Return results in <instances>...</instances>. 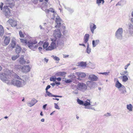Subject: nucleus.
Here are the masks:
<instances>
[{
    "mask_svg": "<svg viewBox=\"0 0 133 133\" xmlns=\"http://www.w3.org/2000/svg\"><path fill=\"white\" fill-rule=\"evenodd\" d=\"M12 76L11 72H7L6 73H3L1 77V79L3 81H4L7 84H10L18 87L22 86L23 83H24L22 81L18 80L14 81L12 79Z\"/></svg>",
    "mask_w": 133,
    "mask_h": 133,
    "instance_id": "obj_1",
    "label": "nucleus"
},
{
    "mask_svg": "<svg viewBox=\"0 0 133 133\" xmlns=\"http://www.w3.org/2000/svg\"><path fill=\"white\" fill-rule=\"evenodd\" d=\"M61 34L59 30H55L54 31L53 34V36L55 37L54 38H51L52 41H56L57 39L61 37Z\"/></svg>",
    "mask_w": 133,
    "mask_h": 133,
    "instance_id": "obj_2",
    "label": "nucleus"
},
{
    "mask_svg": "<svg viewBox=\"0 0 133 133\" xmlns=\"http://www.w3.org/2000/svg\"><path fill=\"white\" fill-rule=\"evenodd\" d=\"M37 43V42H36L35 41H29L27 42V44L30 48L31 49H33L34 48H36L38 47L40 43H38L37 45H35L34 46V45L36 44Z\"/></svg>",
    "mask_w": 133,
    "mask_h": 133,
    "instance_id": "obj_3",
    "label": "nucleus"
},
{
    "mask_svg": "<svg viewBox=\"0 0 133 133\" xmlns=\"http://www.w3.org/2000/svg\"><path fill=\"white\" fill-rule=\"evenodd\" d=\"M50 45L48 46L47 49V50H52L57 47V45L56 44V41H52Z\"/></svg>",
    "mask_w": 133,
    "mask_h": 133,
    "instance_id": "obj_4",
    "label": "nucleus"
},
{
    "mask_svg": "<svg viewBox=\"0 0 133 133\" xmlns=\"http://www.w3.org/2000/svg\"><path fill=\"white\" fill-rule=\"evenodd\" d=\"M77 87L78 89L79 90H86L87 88L86 84L82 82L79 83Z\"/></svg>",
    "mask_w": 133,
    "mask_h": 133,
    "instance_id": "obj_5",
    "label": "nucleus"
},
{
    "mask_svg": "<svg viewBox=\"0 0 133 133\" xmlns=\"http://www.w3.org/2000/svg\"><path fill=\"white\" fill-rule=\"evenodd\" d=\"M76 74L78 77L77 79L79 80L82 79L81 78H84L86 76V74L84 72H76Z\"/></svg>",
    "mask_w": 133,
    "mask_h": 133,
    "instance_id": "obj_6",
    "label": "nucleus"
},
{
    "mask_svg": "<svg viewBox=\"0 0 133 133\" xmlns=\"http://www.w3.org/2000/svg\"><path fill=\"white\" fill-rule=\"evenodd\" d=\"M10 38L9 37H5L4 41L2 42V45L6 46L8 45L9 43Z\"/></svg>",
    "mask_w": 133,
    "mask_h": 133,
    "instance_id": "obj_7",
    "label": "nucleus"
},
{
    "mask_svg": "<svg viewBox=\"0 0 133 133\" xmlns=\"http://www.w3.org/2000/svg\"><path fill=\"white\" fill-rule=\"evenodd\" d=\"M30 68L29 65H24L21 68V70L23 73H26L30 71Z\"/></svg>",
    "mask_w": 133,
    "mask_h": 133,
    "instance_id": "obj_8",
    "label": "nucleus"
},
{
    "mask_svg": "<svg viewBox=\"0 0 133 133\" xmlns=\"http://www.w3.org/2000/svg\"><path fill=\"white\" fill-rule=\"evenodd\" d=\"M9 24L12 27H15L17 25V21L12 19H10L8 21Z\"/></svg>",
    "mask_w": 133,
    "mask_h": 133,
    "instance_id": "obj_9",
    "label": "nucleus"
},
{
    "mask_svg": "<svg viewBox=\"0 0 133 133\" xmlns=\"http://www.w3.org/2000/svg\"><path fill=\"white\" fill-rule=\"evenodd\" d=\"M122 33V28H119L117 30L115 34L116 36L117 37L121 36Z\"/></svg>",
    "mask_w": 133,
    "mask_h": 133,
    "instance_id": "obj_10",
    "label": "nucleus"
},
{
    "mask_svg": "<svg viewBox=\"0 0 133 133\" xmlns=\"http://www.w3.org/2000/svg\"><path fill=\"white\" fill-rule=\"evenodd\" d=\"M88 79L89 80L93 81H96L98 79L97 77L94 75H91L89 76Z\"/></svg>",
    "mask_w": 133,
    "mask_h": 133,
    "instance_id": "obj_11",
    "label": "nucleus"
},
{
    "mask_svg": "<svg viewBox=\"0 0 133 133\" xmlns=\"http://www.w3.org/2000/svg\"><path fill=\"white\" fill-rule=\"evenodd\" d=\"M115 86L116 88L118 89L122 87L124 90H125L126 89L124 86L123 85H122L119 82L118 80H117L116 82Z\"/></svg>",
    "mask_w": 133,
    "mask_h": 133,
    "instance_id": "obj_12",
    "label": "nucleus"
},
{
    "mask_svg": "<svg viewBox=\"0 0 133 133\" xmlns=\"http://www.w3.org/2000/svg\"><path fill=\"white\" fill-rule=\"evenodd\" d=\"M66 74V73L65 72H59L56 73L55 75L57 76H65Z\"/></svg>",
    "mask_w": 133,
    "mask_h": 133,
    "instance_id": "obj_13",
    "label": "nucleus"
},
{
    "mask_svg": "<svg viewBox=\"0 0 133 133\" xmlns=\"http://www.w3.org/2000/svg\"><path fill=\"white\" fill-rule=\"evenodd\" d=\"M46 93L47 94V96L49 97H62V96H58L56 95H52L51 93H50L48 91H46Z\"/></svg>",
    "mask_w": 133,
    "mask_h": 133,
    "instance_id": "obj_14",
    "label": "nucleus"
},
{
    "mask_svg": "<svg viewBox=\"0 0 133 133\" xmlns=\"http://www.w3.org/2000/svg\"><path fill=\"white\" fill-rule=\"evenodd\" d=\"M5 14L6 16H7L10 15V10L8 8V6H6L5 9Z\"/></svg>",
    "mask_w": 133,
    "mask_h": 133,
    "instance_id": "obj_15",
    "label": "nucleus"
},
{
    "mask_svg": "<svg viewBox=\"0 0 133 133\" xmlns=\"http://www.w3.org/2000/svg\"><path fill=\"white\" fill-rule=\"evenodd\" d=\"M90 28L91 31L93 34L94 30L96 28V25L92 23L90 25Z\"/></svg>",
    "mask_w": 133,
    "mask_h": 133,
    "instance_id": "obj_16",
    "label": "nucleus"
},
{
    "mask_svg": "<svg viewBox=\"0 0 133 133\" xmlns=\"http://www.w3.org/2000/svg\"><path fill=\"white\" fill-rule=\"evenodd\" d=\"M16 39H13L11 41V47L12 49L14 48L16 45Z\"/></svg>",
    "mask_w": 133,
    "mask_h": 133,
    "instance_id": "obj_17",
    "label": "nucleus"
},
{
    "mask_svg": "<svg viewBox=\"0 0 133 133\" xmlns=\"http://www.w3.org/2000/svg\"><path fill=\"white\" fill-rule=\"evenodd\" d=\"M89 37V35L88 34H86L85 35L84 39V43H86L88 41Z\"/></svg>",
    "mask_w": 133,
    "mask_h": 133,
    "instance_id": "obj_18",
    "label": "nucleus"
},
{
    "mask_svg": "<svg viewBox=\"0 0 133 133\" xmlns=\"http://www.w3.org/2000/svg\"><path fill=\"white\" fill-rule=\"evenodd\" d=\"M37 102V101L36 99H32L30 103H28V105L30 107H31L34 105Z\"/></svg>",
    "mask_w": 133,
    "mask_h": 133,
    "instance_id": "obj_19",
    "label": "nucleus"
},
{
    "mask_svg": "<svg viewBox=\"0 0 133 133\" xmlns=\"http://www.w3.org/2000/svg\"><path fill=\"white\" fill-rule=\"evenodd\" d=\"M12 75L13 76L12 77V79H13L14 78H15L17 79L18 80L22 81L24 83H25V81L24 80H22L21 78L16 74H14V75Z\"/></svg>",
    "mask_w": 133,
    "mask_h": 133,
    "instance_id": "obj_20",
    "label": "nucleus"
},
{
    "mask_svg": "<svg viewBox=\"0 0 133 133\" xmlns=\"http://www.w3.org/2000/svg\"><path fill=\"white\" fill-rule=\"evenodd\" d=\"M21 48L19 46L17 45L15 49V51L16 53L18 54L20 53L21 51Z\"/></svg>",
    "mask_w": 133,
    "mask_h": 133,
    "instance_id": "obj_21",
    "label": "nucleus"
},
{
    "mask_svg": "<svg viewBox=\"0 0 133 133\" xmlns=\"http://www.w3.org/2000/svg\"><path fill=\"white\" fill-rule=\"evenodd\" d=\"M99 40H96L95 41L94 40H93L92 44L93 47H95L96 45L99 44Z\"/></svg>",
    "mask_w": 133,
    "mask_h": 133,
    "instance_id": "obj_22",
    "label": "nucleus"
},
{
    "mask_svg": "<svg viewBox=\"0 0 133 133\" xmlns=\"http://www.w3.org/2000/svg\"><path fill=\"white\" fill-rule=\"evenodd\" d=\"M49 45V43L47 42H45L43 45V47L44 49H45L47 50V49L48 48V46Z\"/></svg>",
    "mask_w": 133,
    "mask_h": 133,
    "instance_id": "obj_23",
    "label": "nucleus"
},
{
    "mask_svg": "<svg viewBox=\"0 0 133 133\" xmlns=\"http://www.w3.org/2000/svg\"><path fill=\"white\" fill-rule=\"evenodd\" d=\"M79 65L83 68H85L86 66V63L85 62H82L79 63Z\"/></svg>",
    "mask_w": 133,
    "mask_h": 133,
    "instance_id": "obj_24",
    "label": "nucleus"
},
{
    "mask_svg": "<svg viewBox=\"0 0 133 133\" xmlns=\"http://www.w3.org/2000/svg\"><path fill=\"white\" fill-rule=\"evenodd\" d=\"M19 62L21 64H25L26 62L24 60L23 57L20 58Z\"/></svg>",
    "mask_w": 133,
    "mask_h": 133,
    "instance_id": "obj_25",
    "label": "nucleus"
},
{
    "mask_svg": "<svg viewBox=\"0 0 133 133\" xmlns=\"http://www.w3.org/2000/svg\"><path fill=\"white\" fill-rule=\"evenodd\" d=\"M90 100L87 99V101L85 102V103L83 104V105L85 106H89L90 105Z\"/></svg>",
    "mask_w": 133,
    "mask_h": 133,
    "instance_id": "obj_26",
    "label": "nucleus"
},
{
    "mask_svg": "<svg viewBox=\"0 0 133 133\" xmlns=\"http://www.w3.org/2000/svg\"><path fill=\"white\" fill-rule=\"evenodd\" d=\"M128 78L126 75H124L122 77V81L123 82H126L128 80Z\"/></svg>",
    "mask_w": 133,
    "mask_h": 133,
    "instance_id": "obj_27",
    "label": "nucleus"
},
{
    "mask_svg": "<svg viewBox=\"0 0 133 133\" xmlns=\"http://www.w3.org/2000/svg\"><path fill=\"white\" fill-rule=\"evenodd\" d=\"M4 32V29L3 26L0 25V35H2Z\"/></svg>",
    "mask_w": 133,
    "mask_h": 133,
    "instance_id": "obj_28",
    "label": "nucleus"
},
{
    "mask_svg": "<svg viewBox=\"0 0 133 133\" xmlns=\"http://www.w3.org/2000/svg\"><path fill=\"white\" fill-rule=\"evenodd\" d=\"M96 3L98 5H99L101 2H102V4H103L104 2V0H97Z\"/></svg>",
    "mask_w": 133,
    "mask_h": 133,
    "instance_id": "obj_29",
    "label": "nucleus"
},
{
    "mask_svg": "<svg viewBox=\"0 0 133 133\" xmlns=\"http://www.w3.org/2000/svg\"><path fill=\"white\" fill-rule=\"evenodd\" d=\"M52 57L55 61H59L60 60V59L59 57L56 56H52Z\"/></svg>",
    "mask_w": 133,
    "mask_h": 133,
    "instance_id": "obj_30",
    "label": "nucleus"
},
{
    "mask_svg": "<svg viewBox=\"0 0 133 133\" xmlns=\"http://www.w3.org/2000/svg\"><path fill=\"white\" fill-rule=\"evenodd\" d=\"M77 102L80 105H83L84 102L83 101L80 99H77Z\"/></svg>",
    "mask_w": 133,
    "mask_h": 133,
    "instance_id": "obj_31",
    "label": "nucleus"
},
{
    "mask_svg": "<svg viewBox=\"0 0 133 133\" xmlns=\"http://www.w3.org/2000/svg\"><path fill=\"white\" fill-rule=\"evenodd\" d=\"M91 49L89 47V45L88 43L87 49V52L88 54H89L91 52Z\"/></svg>",
    "mask_w": 133,
    "mask_h": 133,
    "instance_id": "obj_32",
    "label": "nucleus"
},
{
    "mask_svg": "<svg viewBox=\"0 0 133 133\" xmlns=\"http://www.w3.org/2000/svg\"><path fill=\"white\" fill-rule=\"evenodd\" d=\"M127 109L129 111H132V105L131 104H130L129 105H128L127 106Z\"/></svg>",
    "mask_w": 133,
    "mask_h": 133,
    "instance_id": "obj_33",
    "label": "nucleus"
},
{
    "mask_svg": "<svg viewBox=\"0 0 133 133\" xmlns=\"http://www.w3.org/2000/svg\"><path fill=\"white\" fill-rule=\"evenodd\" d=\"M20 40L22 43H24L25 44H26L27 43V41L25 39H23L21 38Z\"/></svg>",
    "mask_w": 133,
    "mask_h": 133,
    "instance_id": "obj_34",
    "label": "nucleus"
},
{
    "mask_svg": "<svg viewBox=\"0 0 133 133\" xmlns=\"http://www.w3.org/2000/svg\"><path fill=\"white\" fill-rule=\"evenodd\" d=\"M19 57V55L13 56L12 57V59L14 61L16 60L18 57Z\"/></svg>",
    "mask_w": 133,
    "mask_h": 133,
    "instance_id": "obj_35",
    "label": "nucleus"
},
{
    "mask_svg": "<svg viewBox=\"0 0 133 133\" xmlns=\"http://www.w3.org/2000/svg\"><path fill=\"white\" fill-rule=\"evenodd\" d=\"M19 34L21 37L23 38L24 37V36L22 34V31H20L19 32Z\"/></svg>",
    "mask_w": 133,
    "mask_h": 133,
    "instance_id": "obj_36",
    "label": "nucleus"
},
{
    "mask_svg": "<svg viewBox=\"0 0 133 133\" xmlns=\"http://www.w3.org/2000/svg\"><path fill=\"white\" fill-rule=\"evenodd\" d=\"M54 104V107L55 108L58 109H59L60 108L59 106L57 105V104L55 103Z\"/></svg>",
    "mask_w": 133,
    "mask_h": 133,
    "instance_id": "obj_37",
    "label": "nucleus"
},
{
    "mask_svg": "<svg viewBox=\"0 0 133 133\" xmlns=\"http://www.w3.org/2000/svg\"><path fill=\"white\" fill-rule=\"evenodd\" d=\"M56 80V77H51L50 78V80L51 81L55 82Z\"/></svg>",
    "mask_w": 133,
    "mask_h": 133,
    "instance_id": "obj_38",
    "label": "nucleus"
},
{
    "mask_svg": "<svg viewBox=\"0 0 133 133\" xmlns=\"http://www.w3.org/2000/svg\"><path fill=\"white\" fill-rule=\"evenodd\" d=\"M57 24L55 26V27L57 28H59L61 24V23H56Z\"/></svg>",
    "mask_w": 133,
    "mask_h": 133,
    "instance_id": "obj_39",
    "label": "nucleus"
},
{
    "mask_svg": "<svg viewBox=\"0 0 133 133\" xmlns=\"http://www.w3.org/2000/svg\"><path fill=\"white\" fill-rule=\"evenodd\" d=\"M72 79H68L66 80L65 81V82L66 83H70L71 82H72Z\"/></svg>",
    "mask_w": 133,
    "mask_h": 133,
    "instance_id": "obj_40",
    "label": "nucleus"
},
{
    "mask_svg": "<svg viewBox=\"0 0 133 133\" xmlns=\"http://www.w3.org/2000/svg\"><path fill=\"white\" fill-rule=\"evenodd\" d=\"M50 11L51 12L55 13V11L54 9L52 8H49Z\"/></svg>",
    "mask_w": 133,
    "mask_h": 133,
    "instance_id": "obj_41",
    "label": "nucleus"
},
{
    "mask_svg": "<svg viewBox=\"0 0 133 133\" xmlns=\"http://www.w3.org/2000/svg\"><path fill=\"white\" fill-rule=\"evenodd\" d=\"M127 72L128 71L127 70H125L124 72L121 73L120 74L122 75H123L126 74Z\"/></svg>",
    "mask_w": 133,
    "mask_h": 133,
    "instance_id": "obj_42",
    "label": "nucleus"
},
{
    "mask_svg": "<svg viewBox=\"0 0 133 133\" xmlns=\"http://www.w3.org/2000/svg\"><path fill=\"white\" fill-rule=\"evenodd\" d=\"M61 20L60 19L58 18H56V20L55 21L56 23H60Z\"/></svg>",
    "mask_w": 133,
    "mask_h": 133,
    "instance_id": "obj_43",
    "label": "nucleus"
},
{
    "mask_svg": "<svg viewBox=\"0 0 133 133\" xmlns=\"http://www.w3.org/2000/svg\"><path fill=\"white\" fill-rule=\"evenodd\" d=\"M38 0H32L33 3L34 4H36L38 3Z\"/></svg>",
    "mask_w": 133,
    "mask_h": 133,
    "instance_id": "obj_44",
    "label": "nucleus"
},
{
    "mask_svg": "<svg viewBox=\"0 0 133 133\" xmlns=\"http://www.w3.org/2000/svg\"><path fill=\"white\" fill-rule=\"evenodd\" d=\"M51 87L50 85H48L46 87L45 90L46 91H48V90Z\"/></svg>",
    "mask_w": 133,
    "mask_h": 133,
    "instance_id": "obj_45",
    "label": "nucleus"
},
{
    "mask_svg": "<svg viewBox=\"0 0 133 133\" xmlns=\"http://www.w3.org/2000/svg\"><path fill=\"white\" fill-rule=\"evenodd\" d=\"M102 75H108V73L107 72H102L100 73Z\"/></svg>",
    "mask_w": 133,
    "mask_h": 133,
    "instance_id": "obj_46",
    "label": "nucleus"
},
{
    "mask_svg": "<svg viewBox=\"0 0 133 133\" xmlns=\"http://www.w3.org/2000/svg\"><path fill=\"white\" fill-rule=\"evenodd\" d=\"M56 79H57L58 81H60L61 80V78L60 77H58L57 78H56Z\"/></svg>",
    "mask_w": 133,
    "mask_h": 133,
    "instance_id": "obj_47",
    "label": "nucleus"
},
{
    "mask_svg": "<svg viewBox=\"0 0 133 133\" xmlns=\"http://www.w3.org/2000/svg\"><path fill=\"white\" fill-rule=\"evenodd\" d=\"M44 61L45 62H46V63H47L48 62V59H46L45 58H44Z\"/></svg>",
    "mask_w": 133,
    "mask_h": 133,
    "instance_id": "obj_48",
    "label": "nucleus"
},
{
    "mask_svg": "<svg viewBox=\"0 0 133 133\" xmlns=\"http://www.w3.org/2000/svg\"><path fill=\"white\" fill-rule=\"evenodd\" d=\"M55 83L56 84H58V85H59L60 84V82H55Z\"/></svg>",
    "mask_w": 133,
    "mask_h": 133,
    "instance_id": "obj_49",
    "label": "nucleus"
},
{
    "mask_svg": "<svg viewBox=\"0 0 133 133\" xmlns=\"http://www.w3.org/2000/svg\"><path fill=\"white\" fill-rule=\"evenodd\" d=\"M42 48L41 47H40V46L38 47V49L39 51H41L42 49Z\"/></svg>",
    "mask_w": 133,
    "mask_h": 133,
    "instance_id": "obj_50",
    "label": "nucleus"
},
{
    "mask_svg": "<svg viewBox=\"0 0 133 133\" xmlns=\"http://www.w3.org/2000/svg\"><path fill=\"white\" fill-rule=\"evenodd\" d=\"M53 99L54 100H57V101H58L59 100V99L56 98H53Z\"/></svg>",
    "mask_w": 133,
    "mask_h": 133,
    "instance_id": "obj_51",
    "label": "nucleus"
},
{
    "mask_svg": "<svg viewBox=\"0 0 133 133\" xmlns=\"http://www.w3.org/2000/svg\"><path fill=\"white\" fill-rule=\"evenodd\" d=\"M128 66H127L126 65L125 66H124V69L125 70H126L128 68Z\"/></svg>",
    "mask_w": 133,
    "mask_h": 133,
    "instance_id": "obj_52",
    "label": "nucleus"
},
{
    "mask_svg": "<svg viewBox=\"0 0 133 133\" xmlns=\"http://www.w3.org/2000/svg\"><path fill=\"white\" fill-rule=\"evenodd\" d=\"M79 45H82V46H85V44H79Z\"/></svg>",
    "mask_w": 133,
    "mask_h": 133,
    "instance_id": "obj_53",
    "label": "nucleus"
},
{
    "mask_svg": "<svg viewBox=\"0 0 133 133\" xmlns=\"http://www.w3.org/2000/svg\"><path fill=\"white\" fill-rule=\"evenodd\" d=\"M46 106V104H45V105H43V108L44 109H45Z\"/></svg>",
    "mask_w": 133,
    "mask_h": 133,
    "instance_id": "obj_54",
    "label": "nucleus"
},
{
    "mask_svg": "<svg viewBox=\"0 0 133 133\" xmlns=\"http://www.w3.org/2000/svg\"><path fill=\"white\" fill-rule=\"evenodd\" d=\"M55 83H51L50 84L51 85H52L53 87L55 85Z\"/></svg>",
    "mask_w": 133,
    "mask_h": 133,
    "instance_id": "obj_55",
    "label": "nucleus"
},
{
    "mask_svg": "<svg viewBox=\"0 0 133 133\" xmlns=\"http://www.w3.org/2000/svg\"><path fill=\"white\" fill-rule=\"evenodd\" d=\"M45 11L46 12H49L50 11L49 9H47Z\"/></svg>",
    "mask_w": 133,
    "mask_h": 133,
    "instance_id": "obj_56",
    "label": "nucleus"
},
{
    "mask_svg": "<svg viewBox=\"0 0 133 133\" xmlns=\"http://www.w3.org/2000/svg\"><path fill=\"white\" fill-rule=\"evenodd\" d=\"M0 8L1 10H2L3 9V5H0Z\"/></svg>",
    "mask_w": 133,
    "mask_h": 133,
    "instance_id": "obj_57",
    "label": "nucleus"
},
{
    "mask_svg": "<svg viewBox=\"0 0 133 133\" xmlns=\"http://www.w3.org/2000/svg\"><path fill=\"white\" fill-rule=\"evenodd\" d=\"M69 56V55H65L64 56V57H65V58H66V57H68Z\"/></svg>",
    "mask_w": 133,
    "mask_h": 133,
    "instance_id": "obj_58",
    "label": "nucleus"
},
{
    "mask_svg": "<svg viewBox=\"0 0 133 133\" xmlns=\"http://www.w3.org/2000/svg\"><path fill=\"white\" fill-rule=\"evenodd\" d=\"M41 121L42 122H44V119L43 118L42 119Z\"/></svg>",
    "mask_w": 133,
    "mask_h": 133,
    "instance_id": "obj_59",
    "label": "nucleus"
},
{
    "mask_svg": "<svg viewBox=\"0 0 133 133\" xmlns=\"http://www.w3.org/2000/svg\"><path fill=\"white\" fill-rule=\"evenodd\" d=\"M2 69V67L0 65V71H1Z\"/></svg>",
    "mask_w": 133,
    "mask_h": 133,
    "instance_id": "obj_60",
    "label": "nucleus"
},
{
    "mask_svg": "<svg viewBox=\"0 0 133 133\" xmlns=\"http://www.w3.org/2000/svg\"><path fill=\"white\" fill-rule=\"evenodd\" d=\"M130 63H128L126 65L128 67L130 65Z\"/></svg>",
    "mask_w": 133,
    "mask_h": 133,
    "instance_id": "obj_61",
    "label": "nucleus"
},
{
    "mask_svg": "<svg viewBox=\"0 0 133 133\" xmlns=\"http://www.w3.org/2000/svg\"><path fill=\"white\" fill-rule=\"evenodd\" d=\"M40 115L42 116H43V114L42 112H41Z\"/></svg>",
    "mask_w": 133,
    "mask_h": 133,
    "instance_id": "obj_62",
    "label": "nucleus"
},
{
    "mask_svg": "<svg viewBox=\"0 0 133 133\" xmlns=\"http://www.w3.org/2000/svg\"><path fill=\"white\" fill-rule=\"evenodd\" d=\"M55 112V111H53L50 114V115H51L52 114H53V113Z\"/></svg>",
    "mask_w": 133,
    "mask_h": 133,
    "instance_id": "obj_63",
    "label": "nucleus"
},
{
    "mask_svg": "<svg viewBox=\"0 0 133 133\" xmlns=\"http://www.w3.org/2000/svg\"><path fill=\"white\" fill-rule=\"evenodd\" d=\"M131 15L133 17V11L132 12Z\"/></svg>",
    "mask_w": 133,
    "mask_h": 133,
    "instance_id": "obj_64",
    "label": "nucleus"
}]
</instances>
